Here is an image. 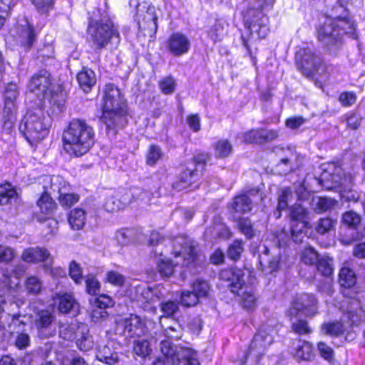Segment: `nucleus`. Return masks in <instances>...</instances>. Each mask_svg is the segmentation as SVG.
Here are the masks:
<instances>
[{"mask_svg":"<svg viewBox=\"0 0 365 365\" xmlns=\"http://www.w3.org/2000/svg\"><path fill=\"white\" fill-rule=\"evenodd\" d=\"M163 155L164 153L160 146L151 145L148 147L145 154V163L148 165L154 167L163 158Z\"/></svg>","mask_w":365,"mask_h":365,"instance_id":"ea45409f","label":"nucleus"},{"mask_svg":"<svg viewBox=\"0 0 365 365\" xmlns=\"http://www.w3.org/2000/svg\"><path fill=\"white\" fill-rule=\"evenodd\" d=\"M290 354L298 361H311L314 357L312 344L301 339H295L292 342Z\"/></svg>","mask_w":365,"mask_h":365,"instance_id":"a878e982","label":"nucleus"},{"mask_svg":"<svg viewBox=\"0 0 365 365\" xmlns=\"http://www.w3.org/2000/svg\"><path fill=\"white\" fill-rule=\"evenodd\" d=\"M80 327L76 323L62 324L59 327V335L66 340L72 341L78 336Z\"/></svg>","mask_w":365,"mask_h":365,"instance_id":"58836bf2","label":"nucleus"},{"mask_svg":"<svg viewBox=\"0 0 365 365\" xmlns=\"http://www.w3.org/2000/svg\"><path fill=\"white\" fill-rule=\"evenodd\" d=\"M133 195L125 190L118 191L108 197L104 203L105 210L108 212L118 211L132 201Z\"/></svg>","mask_w":365,"mask_h":365,"instance_id":"5701e85b","label":"nucleus"},{"mask_svg":"<svg viewBox=\"0 0 365 365\" xmlns=\"http://www.w3.org/2000/svg\"><path fill=\"white\" fill-rule=\"evenodd\" d=\"M319 255L317 252L312 247H305L301 254V260L303 263L312 265L318 262Z\"/></svg>","mask_w":365,"mask_h":365,"instance_id":"864d4df0","label":"nucleus"},{"mask_svg":"<svg viewBox=\"0 0 365 365\" xmlns=\"http://www.w3.org/2000/svg\"><path fill=\"white\" fill-rule=\"evenodd\" d=\"M365 236V225L359 215L346 211L342 215L339 230V241L345 245L361 240Z\"/></svg>","mask_w":365,"mask_h":365,"instance_id":"6e6552de","label":"nucleus"},{"mask_svg":"<svg viewBox=\"0 0 365 365\" xmlns=\"http://www.w3.org/2000/svg\"><path fill=\"white\" fill-rule=\"evenodd\" d=\"M322 331L331 336H337L343 332V326L337 322L324 323L322 326Z\"/></svg>","mask_w":365,"mask_h":365,"instance_id":"6e6d98bb","label":"nucleus"},{"mask_svg":"<svg viewBox=\"0 0 365 365\" xmlns=\"http://www.w3.org/2000/svg\"><path fill=\"white\" fill-rule=\"evenodd\" d=\"M78 336L76 338V345L82 351L91 350L95 344L93 337L90 334L89 330L84 324H81L78 329Z\"/></svg>","mask_w":365,"mask_h":365,"instance_id":"7c9ffc66","label":"nucleus"},{"mask_svg":"<svg viewBox=\"0 0 365 365\" xmlns=\"http://www.w3.org/2000/svg\"><path fill=\"white\" fill-rule=\"evenodd\" d=\"M68 223L74 230H79L86 223V212L81 208L71 210L68 215Z\"/></svg>","mask_w":365,"mask_h":365,"instance_id":"e433bc0d","label":"nucleus"},{"mask_svg":"<svg viewBox=\"0 0 365 365\" xmlns=\"http://www.w3.org/2000/svg\"><path fill=\"white\" fill-rule=\"evenodd\" d=\"M243 270L233 267L222 269L219 274V278L225 282V286L234 294H240V291L245 284Z\"/></svg>","mask_w":365,"mask_h":365,"instance_id":"6ab92c4d","label":"nucleus"},{"mask_svg":"<svg viewBox=\"0 0 365 365\" xmlns=\"http://www.w3.org/2000/svg\"><path fill=\"white\" fill-rule=\"evenodd\" d=\"M9 321L7 322V331L11 336L26 331L27 324L24 322V316L19 314H8Z\"/></svg>","mask_w":365,"mask_h":365,"instance_id":"473e14b6","label":"nucleus"},{"mask_svg":"<svg viewBox=\"0 0 365 365\" xmlns=\"http://www.w3.org/2000/svg\"><path fill=\"white\" fill-rule=\"evenodd\" d=\"M278 133L274 130H251L244 134V140L248 143L262 144L275 140Z\"/></svg>","mask_w":365,"mask_h":365,"instance_id":"bb28decb","label":"nucleus"},{"mask_svg":"<svg viewBox=\"0 0 365 365\" xmlns=\"http://www.w3.org/2000/svg\"><path fill=\"white\" fill-rule=\"evenodd\" d=\"M16 197V192L10 184L0 186V205L10 203Z\"/></svg>","mask_w":365,"mask_h":365,"instance_id":"09e8293b","label":"nucleus"},{"mask_svg":"<svg viewBox=\"0 0 365 365\" xmlns=\"http://www.w3.org/2000/svg\"><path fill=\"white\" fill-rule=\"evenodd\" d=\"M311 233L310 227H308V222H298L292 224L290 229V236L288 232L282 230L277 236L279 247L286 246L290 239L295 243H302L308 235Z\"/></svg>","mask_w":365,"mask_h":365,"instance_id":"f3484780","label":"nucleus"},{"mask_svg":"<svg viewBox=\"0 0 365 365\" xmlns=\"http://www.w3.org/2000/svg\"><path fill=\"white\" fill-rule=\"evenodd\" d=\"M317 267L322 276L330 277L334 272L333 259L329 257H323L318 260Z\"/></svg>","mask_w":365,"mask_h":365,"instance_id":"c03bdc74","label":"nucleus"},{"mask_svg":"<svg viewBox=\"0 0 365 365\" xmlns=\"http://www.w3.org/2000/svg\"><path fill=\"white\" fill-rule=\"evenodd\" d=\"M118 328L123 329V334L127 337H140L145 334V328L141 319L135 314H130L118 322Z\"/></svg>","mask_w":365,"mask_h":365,"instance_id":"412c9836","label":"nucleus"},{"mask_svg":"<svg viewBox=\"0 0 365 365\" xmlns=\"http://www.w3.org/2000/svg\"><path fill=\"white\" fill-rule=\"evenodd\" d=\"M215 155L217 158H226L232 151V145L227 140H218L215 146Z\"/></svg>","mask_w":365,"mask_h":365,"instance_id":"de8ad7c7","label":"nucleus"},{"mask_svg":"<svg viewBox=\"0 0 365 365\" xmlns=\"http://www.w3.org/2000/svg\"><path fill=\"white\" fill-rule=\"evenodd\" d=\"M14 32L21 44L27 47V48H30L36 41V34L34 28L25 17L18 19Z\"/></svg>","mask_w":365,"mask_h":365,"instance_id":"4be33fe9","label":"nucleus"},{"mask_svg":"<svg viewBox=\"0 0 365 365\" xmlns=\"http://www.w3.org/2000/svg\"><path fill=\"white\" fill-rule=\"evenodd\" d=\"M199 175L196 168L187 167L183 170L173 182V188L177 191H182L189 187L192 183L198 179Z\"/></svg>","mask_w":365,"mask_h":365,"instance_id":"cd10ccee","label":"nucleus"},{"mask_svg":"<svg viewBox=\"0 0 365 365\" xmlns=\"http://www.w3.org/2000/svg\"><path fill=\"white\" fill-rule=\"evenodd\" d=\"M292 329L294 332L299 335L312 333V329L309 327L308 322L304 319H297L293 322L292 323Z\"/></svg>","mask_w":365,"mask_h":365,"instance_id":"052dcab7","label":"nucleus"},{"mask_svg":"<svg viewBox=\"0 0 365 365\" xmlns=\"http://www.w3.org/2000/svg\"><path fill=\"white\" fill-rule=\"evenodd\" d=\"M191 47L188 37L180 32L172 34L166 41V48L174 56H180L187 53Z\"/></svg>","mask_w":365,"mask_h":365,"instance_id":"aec40b11","label":"nucleus"},{"mask_svg":"<svg viewBox=\"0 0 365 365\" xmlns=\"http://www.w3.org/2000/svg\"><path fill=\"white\" fill-rule=\"evenodd\" d=\"M95 131L86 120L73 119L63 133V145L71 156L81 157L95 144Z\"/></svg>","mask_w":365,"mask_h":365,"instance_id":"f03ea898","label":"nucleus"},{"mask_svg":"<svg viewBox=\"0 0 365 365\" xmlns=\"http://www.w3.org/2000/svg\"><path fill=\"white\" fill-rule=\"evenodd\" d=\"M161 356L153 365H200L197 354L190 348L178 346L169 340L160 342Z\"/></svg>","mask_w":365,"mask_h":365,"instance_id":"423d86ee","label":"nucleus"},{"mask_svg":"<svg viewBox=\"0 0 365 365\" xmlns=\"http://www.w3.org/2000/svg\"><path fill=\"white\" fill-rule=\"evenodd\" d=\"M21 259L25 262L36 263L39 262H51V254L44 247H29L24 250Z\"/></svg>","mask_w":365,"mask_h":365,"instance_id":"c85d7f7f","label":"nucleus"},{"mask_svg":"<svg viewBox=\"0 0 365 365\" xmlns=\"http://www.w3.org/2000/svg\"><path fill=\"white\" fill-rule=\"evenodd\" d=\"M44 192L43 193L58 197L64 192L70 190V185L59 175L46 177L44 180Z\"/></svg>","mask_w":365,"mask_h":365,"instance_id":"b1692460","label":"nucleus"},{"mask_svg":"<svg viewBox=\"0 0 365 365\" xmlns=\"http://www.w3.org/2000/svg\"><path fill=\"white\" fill-rule=\"evenodd\" d=\"M243 251L242 241L236 240L231 244L227 250V256L233 259L237 260L240 257Z\"/></svg>","mask_w":365,"mask_h":365,"instance_id":"338daca9","label":"nucleus"},{"mask_svg":"<svg viewBox=\"0 0 365 365\" xmlns=\"http://www.w3.org/2000/svg\"><path fill=\"white\" fill-rule=\"evenodd\" d=\"M87 33L88 40L96 51H101L108 45L117 48L120 41L118 28L107 15L99 19L91 18Z\"/></svg>","mask_w":365,"mask_h":365,"instance_id":"20e7f679","label":"nucleus"},{"mask_svg":"<svg viewBox=\"0 0 365 365\" xmlns=\"http://www.w3.org/2000/svg\"><path fill=\"white\" fill-rule=\"evenodd\" d=\"M231 207L239 213H246L251 211L252 201L247 194H242L236 196L232 203Z\"/></svg>","mask_w":365,"mask_h":365,"instance_id":"f704fd0d","label":"nucleus"},{"mask_svg":"<svg viewBox=\"0 0 365 365\" xmlns=\"http://www.w3.org/2000/svg\"><path fill=\"white\" fill-rule=\"evenodd\" d=\"M58 198L60 204L66 207H71L79 200V196L77 194L68 193V192H64Z\"/></svg>","mask_w":365,"mask_h":365,"instance_id":"0e129e2a","label":"nucleus"},{"mask_svg":"<svg viewBox=\"0 0 365 365\" xmlns=\"http://www.w3.org/2000/svg\"><path fill=\"white\" fill-rule=\"evenodd\" d=\"M295 58L297 69L307 77L312 76L321 63V58L308 47L300 48Z\"/></svg>","mask_w":365,"mask_h":365,"instance_id":"2eb2a0df","label":"nucleus"},{"mask_svg":"<svg viewBox=\"0 0 365 365\" xmlns=\"http://www.w3.org/2000/svg\"><path fill=\"white\" fill-rule=\"evenodd\" d=\"M325 3L327 6H331L332 3L334 4L331 8V15L334 16L337 30L340 31V36L342 38L344 34H348L354 38L356 37V25L346 16L341 17L343 13H345L346 10L341 0H326Z\"/></svg>","mask_w":365,"mask_h":365,"instance_id":"ddd939ff","label":"nucleus"},{"mask_svg":"<svg viewBox=\"0 0 365 365\" xmlns=\"http://www.w3.org/2000/svg\"><path fill=\"white\" fill-rule=\"evenodd\" d=\"M318 39L331 53H335L339 49L341 45V37L334 19H327L318 29Z\"/></svg>","mask_w":365,"mask_h":365,"instance_id":"f8f14e48","label":"nucleus"},{"mask_svg":"<svg viewBox=\"0 0 365 365\" xmlns=\"http://www.w3.org/2000/svg\"><path fill=\"white\" fill-rule=\"evenodd\" d=\"M128 104L120 90L114 84L106 86L101 121L108 131L123 128L128 123Z\"/></svg>","mask_w":365,"mask_h":365,"instance_id":"f257e3e1","label":"nucleus"},{"mask_svg":"<svg viewBox=\"0 0 365 365\" xmlns=\"http://www.w3.org/2000/svg\"><path fill=\"white\" fill-rule=\"evenodd\" d=\"M16 122V110L6 112L3 110L1 133L7 135H11L14 130Z\"/></svg>","mask_w":365,"mask_h":365,"instance_id":"4c0bfd02","label":"nucleus"},{"mask_svg":"<svg viewBox=\"0 0 365 365\" xmlns=\"http://www.w3.org/2000/svg\"><path fill=\"white\" fill-rule=\"evenodd\" d=\"M91 303L93 307L104 310L106 308L113 307L114 304L113 299L106 294H101L98 297H95L93 301L91 300Z\"/></svg>","mask_w":365,"mask_h":365,"instance_id":"13d9d810","label":"nucleus"},{"mask_svg":"<svg viewBox=\"0 0 365 365\" xmlns=\"http://www.w3.org/2000/svg\"><path fill=\"white\" fill-rule=\"evenodd\" d=\"M129 4L131 7L136 9L137 15L140 16V13L143 9H146L145 14L143 15L142 20H139L138 26L141 30H148L149 34H155L157 31L158 16L155 14L154 7H148L146 5H141L139 0H130Z\"/></svg>","mask_w":365,"mask_h":365,"instance_id":"dca6fc26","label":"nucleus"},{"mask_svg":"<svg viewBox=\"0 0 365 365\" xmlns=\"http://www.w3.org/2000/svg\"><path fill=\"white\" fill-rule=\"evenodd\" d=\"M69 275L76 284H81L83 282L82 269L78 263L72 261L69 265Z\"/></svg>","mask_w":365,"mask_h":365,"instance_id":"69168bd1","label":"nucleus"},{"mask_svg":"<svg viewBox=\"0 0 365 365\" xmlns=\"http://www.w3.org/2000/svg\"><path fill=\"white\" fill-rule=\"evenodd\" d=\"M183 329L182 326L177 322L168 327L165 329V335L170 339H179L182 336Z\"/></svg>","mask_w":365,"mask_h":365,"instance_id":"bf43d9fd","label":"nucleus"},{"mask_svg":"<svg viewBox=\"0 0 365 365\" xmlns=\"http://www.w3.org/2000/svg\"><path fill=\"white\" fill-rule=\"evenodd\" d=\"M43 106L29 110L20 123L19 129L27 141L32 143L43 139L48 133L51 118L46 114Z\"/></svg>","mask_w":365,"mask_h":365,"instance_id":"39448f33","label":"nucleus"},{"mask_svg":"<svg viewBox=\"0 0 365 365\" xmlns=\"http://www.w3.org/2000/svg\"><path fill=\"white\" fill-rule=\"evenodd\" d=\"M158 269L162 277H168L174 272V265L170 259H162L158 264Z\"/></svg>","mask_w":365,"mask_h":365,"instance_id":"680f3d73","label":"nucleus"},{"mask_svg":"<svg viewBox=\"0 0 365 365\" xmlns=\"http://www.w3.org/2000/svg\"><path fill=\"white\" fill-rule=\"evenodd\" d=\"M173 254L175 264L195 267L200 263L193 242L184 237H177L173 242Z\"/></svg>","mask_w":365,"mask_h":365,"instance_id":"9d476101","label":"nucleus"},{"mask_svg":"<svg viewBox=\"0 0 365 365\" xmlns=\"http://www.w3.org/2000/svg\"><path fill=\"white\" fill-rule=\"evenodd\" d=\"M289 313L292 317L299 313L309 317H314L318 314V300L314 294H302L292 302Z\"/></svg>","mask_w":365,"mask_h":365,"instance_id":"4468645a","label":"nucleus"},{"mask_svg":"<svg viewBox=\"0 0 365 365\" xmlns=\"http://www.w3.org/2000/svg\"><path fill=\"white\" fill-rule=\"evenodd\" d=\"M77 81L82 90L89 91L96 83L95 73L88 68H83L77 75Z\"/></svg>","mask_w":365,"mask_h":365,"instance_id":"72a5a7b5","label":"nucleus"},{"mask_svg":"<svg viewBox=\"0 0 365 365\" xmlns=\"http://www.w3.org/2000/svg\"><path fill=\"white\" fill-rule=\"evenodd\" d=\"M237 226L241 233L245 235L247 239H252L255 236L253 225L249 218H240L237 222Z\"/></svg>","mask_w":365,"mask_h":365,"instance_id":"5fc2aeb1","label":"nucleus"},{"mask_svg":"<svg viewBox=\"0 0 365 365\" xmlns=\"http://www.w3.org/2000/svg\"><path fill=\"white\" fill-rule=\"evenodd\" d=\"M41 212L47 215H51L56 208V204L53 197L48 195L42 193L41 197L37 202Z\"/></svg>","mask_w":365,"mask_h":365,"instance_id":"79ce46f5","label":"nucleus"},{"mask_svg":"<svg viewBox=\"0 0 365 365\" xmlns=\"http://www.w3.org/2000/svg\"><path fill=\"white\" fill-rule=\"evenodd\" d=\"M54 315L47 309L38 312L34 317V326L38 331L40 338L48 339L56 334V328L53 327Z\"/></svg>","mask_w":365,"mask_h":365,"instance_id":"a211bd4d","label":"nucleus"},{"mask_svg":"<svg viewBox=\"0 0 365 365\" xmlns=\"http://www.w3.org/2000/svg\"><path fill=\"white\" fill-rule=\"evenodd\" d=\"M241 303L243 307L248 310H252L256 307L257 297L252 290L243 293Z\"/></svg>","mask_w":365,"mask_h":365,"instance_id":"e2e57ef3","label":"nucleus"},{"mask_svg":"<svg viewBox=\"0 0 365 365\" xmlns=\"http://www.w3.org/2000/svg\"><path fill=\"white\" fill-rule=\"evenodd\" d=\"M133 351L139 356L145 357L148 356L150 353L149 342L144 339L135 341Z\"/></svg>","mask_w":365,"mask_h":365,"instance_id":"774afa93","label":"nucleus"},{"mask_svg":"<svg viewBox=\"0 0 365 365\" xmlns=\"http://www.w3.org/2000/svg\"><path fill=\"white\" fill-rule=\"evenodd\" d=\"M96 358L107 365H115L119 362L120 358L115 342L108 341L105 344H98L96 351Z\"/></svg>","mask_w":365,"mask_h":365,"instance_id":"393cba45","label":"nucleus"},{"mask_svg":"<svg viewBox=\"0 0 365 365\" xmlns=\"http://www.w3.org/2000/svg\"><path fill=\"white\" fill-rule=\"evenodd\" d=\"M57 299L58 310L61 313L76 314L79 306L72 294L68 293L58 294Z\"/></svg>","mask_w":365,"mask_h":365,"instance_id":"c756f323","label":"nucleus"},{"mask_svg":"<svg viewBox=\"0 0 365 365\" xmlns=\"http://www.w3.org/2000/svg\"><path fill=\"white\" fill-rule=\"evenodd\" d=\"M275 0H246L247 9L243 11L245 27L253 38H264L269 32V18L263 10L270 9Z\"/></svg>","mask_w":365,"mask_h":365,"instance_id":"7ed1b4c3","label":"nucleus"},{"mask_svg":"<svg viewBox=\"0 0 365 365\" xmlns=\"http://www.w3.org/2000/svg\"><path fill=\"white\" fill-rule=\"evenodd\" d=\"M51 73L46 70H40L31 78L28 84L26 98L32 100L34 97H36V106H43V99L48 96L51 91Z\"/></svg>","mask_w":365,"mask_h":365,"instance_id":"1a4fd4ad","label":"nucleus"},{"mask_svg":"<svg viewBox=\"0 0 365 365\" xmlns=\"http://www.w3.org/2000/svg\"><path fill=\"white\" fill-rule=\"evenodd\" d=\"M336 202L329 197H317L312 200V206L317 212H326L336 205Z\"/></svg>","mask_w":365,"mask_h":365,"instance_id":"a19ab883","label":"nucleus"},{"mask_svg":"<svg viewBox=\"0 0 365 365\" xmlns=\"http://www.w3.org/2000/svg\"><path fill=\"white\" fill-rule=\"evenodd\" d=\"M336 221L330 218H321L317 222L316 231L320 235H325L331 231L336 226Z\"/></svg>","mask_w":365,"mask_h":365,"instance_id":"3c124183","label":"nucleus"},{"mask_svg":"<svg viewBox=\"0 0 365 365\" xmlns=\"http://www.w3.org/2000/svg\"><path fill=\"white\" fill-rule=\"evenodd\" d=\"M86 292L91 295H97L101 289V284L93 274H88L85 279Z\"/></svg>","mask_w":365,"mask_h":365,"instance_id":"4d7b16f0","label":"nucleus"},{"mask_svg":"<svg viewBox=\"0 0 365 365\" xmlns=\"http://www.w3.org/2000/svg\"><path fill=\"white\" fill-rule=\"evenodd\" d=\"M19 96L18 87L15 83H9L4 91V110L6 112H10L11 110H17L16 107V99Z\"/></svg>","mask_w":365,"mask_h":365,"instance_id":"2f4dec72","label":"nucleus"},{"mask_svg":"<svg viewBox=\"0 0 365 365\" xmlns=\"http://www.w3.org/2000/svg\"><path fill=\"white\" fill-rule=\"evenodd\" d=\"M210 291V285L207 281L197 279L192 284V292L197 295V297H207Z\"/></svg>","mask_w":365,"mask_h":365,"instance_id":"603ef678","label":"nucleus"},{"mask_svg":"<svg viewBox=\"0 0 365 365\" xmlns=\"http://www.w3.org/2000/svg\"><path fill=\"white\" fill-rule=\"evenodd\" d=\"M322 172L319 182L327 190H331L339 186H348L352 182V177L346 175L343 169L334 163L322 165Z\"/></svg>","mask_w":365,"mask_h":365,"instance_id":"9b49d317","label":"nucleus"},{"mask_svg":"<svg viewBox=\"0 0 365 365\" xmlns=\"http://www.w3.org/2000/svg\"><path fill=\"white\" fill-rule=\"evenodd\" d=\"M14 346L19 350H26L31 346V337L26 331L11 336Z\"/></svg>","mask_w":365,"mask_h":365,"instance_id":"a18cd8bd","label":"nucleus"},{"mask_svg":"<svg viewBox=\"0 0 365 365\" xmlns=\"http://www.w3.org/2000/svg\"><path fill=\"white\" fill-rule=\"evenodd\" d=\"M356 282L354 272L348 268H342L339 272V283L346 288L352 287Z\"/></svg>","mask_w":365,"mask_h":365,"instance_id":"49530a36","label":"nucleus"},{"mask_svg":"<svg viewBox=\"0 0 365 365\" xmlns=\"http://www.w3.org/2000/svg\"><path fill=\"white\" fill-rule=\"evenodd\" d=\"M25 288L28 294L36 295L42 289L41 281L35 276H31L26 279Z\"/></svg>","mask_w":365,"mask_h":365,"instance_id":"8fccbe9b","label":"nucleus"},{"mask_svg":"<svg viewBox=\"0 0 365 365\" xmlns=\"http://www.w3.org/2000/svg\"><path fill=\"white\" fill-rule=\"evenodd\" d=\"M270 250L269 249L263 245L260 254L259 255V260L261 265L268 264L270 269V272H272L276 271L279 266V255L269 257Z\"/></svg>","mask_w":365,"mask_h":365,"instance_id":"c9c22d12","label":"nucleus"},{"mask_svg":"<svg viewBox=\"0 0 365 365\" xmlns=\"http://www.w3.org/2000/svg\"><path fill=\"white\" fill-rule=\"evenodd\" d=\"M274 333L275 329L272 324H264L259 328L245 356V365H262L260 363L261 358L264 354L267 346L272 343Z\"/></svg>","mask_w":365,"mask_h":365,"instance_id":"0eeeda50","label":"nucleus"},{"mask_svg":"<svg viewBox=\"0 0 365 365\" xmlns=\"http://www.w3.org/2000/svg\"><path fill=\"white\" fill-rule=\"evenodd\" d=\"M309 212L307 208L300 203H296L291 207L290 216L293 222H307Z\"/></svg>","mask_w":365,"mask_h":365,"instance_id":"37998d69","label":"nucleus"}]
</instances>
